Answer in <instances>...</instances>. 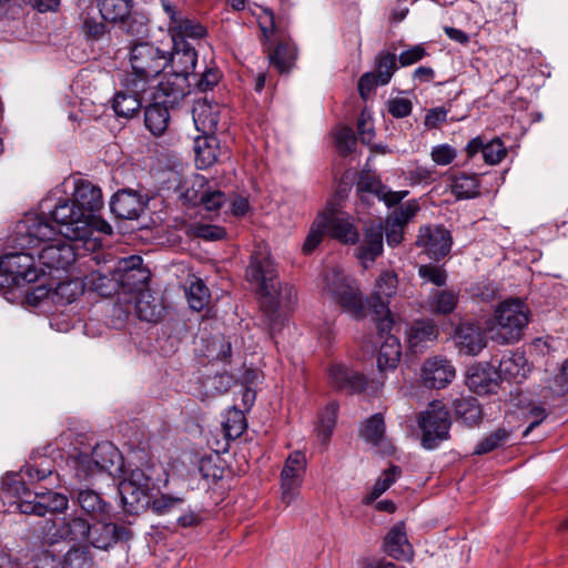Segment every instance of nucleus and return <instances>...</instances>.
<instances>
[{"mask_svg":"<svg viewBox=\"0 0 568 568\" xmlns=\"http://www.w3.org/2000/svg\"><path fill=\"white\" fill-rule=\"evenodd\" d=\"M52 460L42 459L37 465H26L2 483L0 499L8 503L21 514L45 516L48 513H61L68 507V498L60 493L52 491L58 481Z\"/></svg>","mask_w":568,"mask_h":568,"instance_id":"f257e3e1","label":"nucleus"},{"mask_svg":"<svg viewBox=\"0 0 568 568\" xmlns=\"http://www.w3.org/2000/svg\"><path fill=\"white\" fill-rule=\"evenodd\" d=\"M57 233L43 216L29 213L18 222L13 241L22 250L47 243L38 254L40 263L49 270L67 271L77 260L78 242L57 240Z\"/></svg>","mask_w":568,"mask_h":568,"instance_id":"f03ea898","label":"nucleus"},{"mask_svg":"<svg viewBox=\"0 0 568 568\" xmlns=\"http://www.w3.org/2000/svg\"><path fill=\"white\" fill-rule=\"evenodd\" d=\"M128 58L131 72L125 75L122 84L134 92L151 90L168 67V51L149 41L130 43Z\"/></svg>","mask_w":568,"mask_h":568,"instance_id":"7ed1b4c3","label":"nucleus"},{"mask_svg":"<svg viewBox=\"0 0 568 568\" xmlns=\"http://www.w3.org/2000/svg\"><path fill=\"white\" fill-rule=\"evenodd\" d=\"M55 192L48 195L40 203L41 214L47 221L48 215L59 227V232L69 241L83 242L87 250L94 246L92 242V225L87 215L82 213L69 197H57Z\"/></svg>","mask_w":568,"mask_h":568,"instance_id":"20e7f679","label":"nucleus"},{"mask_svg":"<svg viewBox=\"0 0 568 568\" xmlns=\"http://www.w3.org/2000/svg\"><path fill=\"white\" fill-rule=\"evenodd\" d=\"M529 321L528 305L519 298H508L496 306L489 328L498 344H514L523 338Z\"/></svg>","mask_w":568,"mask_h":568,"instance_id":"39448f33","label":"nucleus"},{"mask_svg":"<svg viewBox=\"0 0 568 568\" xmlns=\"http://www.w3.org/2000/svg\"><path fill=\"white\" fill-rule=\"evenodd\" d=\"M322 292L339 305L344 313L354 318L365 315L363 294L357 282L336 268H327L322 274Z\"/></svg>","mask_w":568,"mask_h":568,"instance_id":"423d86ee","label":"nucleus"},{"mask_svg":"<svg viewBox=\"0 0 568 568\" xmlns=\"http://www.w3.org/2000/svg\"><path fill=\"white\" fill-rule=\"evenodd\" d=\"M246 278L258 286L261 295L266 300L262 302V307L268 318L273 321L278 308L276 295L280 284L276 281L277 271L266 251L258 250L251 255Z\"/></svg>","mask_w":568,"mask_h":568,"instance_id":"0eeeda50","label":"nucleus"},{"mask_svg":"<svg viewBox=\"0 0 568 568\" xmlns=\"http://www.w3.org/2000/svg\"><path fill=\"white\" fill-rule=\"evenodd\" d=\"M258 26L264 37L263 50L267 53L270 63L281 73L290 71L296 61L297 51L290 41L278 40L275 43V16L271 9H263Z\"/></svg>","mask_w":568,"mask_h":568,"instance_id":"6e6552de","label":"nucleus"},{"mask_svg":"<svg viewBox=\"0 0 568 568\" xmlns=\"http://www.w3.org/2000/svg\"><path fill=\"white\" fill-rule=\"evenodd\" d=\"M160 2L169 19L168 30L174 45H193L191 41L199 43L207 38V28L200 20L185 14L170 0Z\"/></svg>","mask_w":568,"mask_h":568,"instance_id":"1a4fd4ad","label":"nucleus"},{"mask_svg":"<svg viewBox=\"0 0 568 568\" xmlns=\"http://www.w3.org/2000/svg\"><path fill=\"white\" fill-rule=\"evenodd\" d=\"M418 425L423 433V446L433 449L438 442L448 438L452 426L450 414L443 403L433 402L419 415Z\"/></svg>","mask_w":568,"mask_h":568,"instance_id":"9d476101","label":"nucleus"},{"mask_svg":"<svg viewBox=\"0 0 568 568\" xmlns=\"http://www.w3.org/2000/svg\"><path fill=\"white\" fill-rule=\"evenodd\" d=\"M0 271L8 285L24 286L34 283L43 273L36 266L32 253L9 252L0 258Z\"/></svg>","mask_w":568,"mask_h":568,"instance_id":"9b49d317","label":"nucleus"},{"mask_svg":"<svg viewBox=\"0 0 568 568\" xmlns=\"http://www.w3.org/2000/svg\"><path fill=\"white\" fill-rule=\"evenodd\" d=\"M306 456L301 450L288 455L281 470V501L291 505L300 495L306 473Z\"/></svg>","mask_w":568,"mask_h":568,"instance_id":"f8f14e48","label":"nucleus"},{"mask_svg":"<svg viewBox=\"0 0 568 568\" xmlns=\"http://www.w3.org/2000/svg\"><path fill=\"white\" fill-rule=\"evenodd\" d=\"M320 216L325 217L324 227L329 237L347 245L359 243L361 235L355 226V219L347 212L328 204Z\"/></svg>","mask_w":568,"mask_h":568,"instance_id":"ddd939ff","label":"nucleus"},{"mask_svg":"<svg viewBox=\"0 0 568 568\" xmlns=\"http://www.w3.org/2000/svg\"><path fill=\"white\" fill-rule=\"evenodd\" d=\"M114 271L119 282V290L123 293L140 291L150 278V272L143 266V258L139 255H130L119 260Z\"/></svg>","mask_w":568,"mask_h":568,"instance_id":"4468645a","label":"nucleus"},{"mask_svg":"<svg viewBox=\"0 0 568 568\" xmlns=\"http://www.w3.org/2000/svg\"><path fill=\"white\" fill-rule=\"evenodd\" d=\"M452 244V235L443 225L422 226L416 240V245L434 261L445 257L450 252Z\"/></svg>","mask_w":568,"mask_h":568,"instance_id":"2eb2a0df","label":"nucleus"},{"mask_svg":"<svg viewBox=\"0 0 568 568\" xmlns=\"http://www.w3.org/2000/svg\"><path fill=\"white\" fill-rule=\"evenodd\" d=\"M48 531L43 534V538L49 544H55L61 539L83 540L88 539L91 526L87 519L80 517L63 518L59 525L54 521L47 520L45 527Z\"/></svg>","mask_w":568,"mask_h":568,"instance_id":"dca6fc26","label":"nucleus"},{"mask_svg":"<svg viewBox=\"0 0 568 568\" xmlns=\"http://www.w3.org/2000/svg\"><path fill=\"white\" fill-rule=\"evenodd\" d=\"M191 80L176 74H169L152 89V99L168 108L178 105L191 91Z\"/></svg>","mask_w":568,"mask_h":568,"instance_id":"f3484780","label":"nucleus"},{"mask_svg":"<svg viewBox=\"0 0 568 568\" xmlns=\"http://www.w3.org/2000/svg\"><path fill=\"white\" fill-rule=\"evenodd\" d=\"M453 364L440 356H434L425 361L422 367V381L428 388H445L455 377Z\"/></svg>","mask_w":568,"mask_h":568,"instance_id":"a211bd4d","label":"nucleus"},{"mask_svg":"<svg viewBox=\"0 0 568 568\" xmlns=\"http://www.w3.org/2000/svg\"><path fill=\"white\" fill-rule=\"evenodd\" d=\"M327 379L332 387L349 394H358L366 388L367 382L363 374L352 371L341 363L332 364L327 369Z\"/></svg>","mask_w":568,"mask_h":568,"instance_id":"6ab92c4d","label":"nucleus"},{"mask_svg":"<svg viewBox=\"0 0 568 568\" xmlns=\"http://www.w3.org/2000/svg\"><path fill=\"white\" fill-rule=\"evenodd\" d=\"M398 277L394 271H383L375 281L368 301L374 313L388 312L390 298L397 293Z\"/></svg>","mask_w":568,"mask_h":568,"instance_id":"aec40b11","label":"nucleus"},{"mask_svg":"<svg viewBox=\"0 0 568 568\" xmlns=\"http://www.w3.org/2000/svg\"><path fill=\"white\" fill-rule=\"evenodd\" d=\"M70 199L90 221L103 205L101 189L85 180L75 183Z\"/></svg>","mask_w":568,"mask_h":568,"instance_id":"412c9836","label":"nucleus"},{"mask_svg":"<svg viewBox=\"0 0 568 568\" xmlns=\"http://www.w3.org/2000/svg\"><path fill=\"white\" fill-rule=\"evenodd\" d=\"M130 538L131 531L126 527L113 523L91 527L88 537L91 545L101 550H108L119 541L129 540Z\"/></svg>","mask_w":568,"mask_h":568,"instance_id":"4be33fe9","label":"nucleus"},{"mask_svg":"<svg viewBox=\"0 0 568 568\" xmlns=\"http://www.w3.org/2000/svg\"><path fill=\"white\" fill-rule=\"evenodd\" d=\"M465 151L468 159H473L478 153H481L485 163L488 165L500 163L507 155V149L499 138L485 141L480 135L469 140Z\"/></svg>","mask_w":568,"mask_h":568,"instance_id":"5701e85b","label":"nucleus"},{"mask_svg":"<svg viewBox=\"0 0 568 568\" xmlns=\"http://www.w3.org/2000/svg\"><path fill=\"white\" fill-rule=\"evenodd\" d=\"M384 231L381 223L372 222L365 227L364 237L357 248V257L365 268L383 254Z\"/></svg>","mask_w":568,"mask_h":568,"instance_id":"b1692460","label":"nucleus"},{"mask_svg":"<svg viewBox=\"0 0 568 568\" xmlns=\"http://www.w3.org/2000/svg\"><path fill=\"white\" fill-rule=\"evenodd\" d=\"M142 196L133 191H118L111 199V212L121 220H135L144 211Z\"/></svg>","mask_w":568,"mask_h":568,"instance_id":"393cba45","label":"nucleus"},{"mask_svg":"<svg viewBox=\"0 0 568 568\" xmlns=\"http://www.w3.org/2000/svg\"><path fill=\"white\" fill-rule=\"evenodd\" d=\"M192 116L200 133L215 135L221 120V106L217 103L199 100L194 103Z\"/></svg>","mask_w":568,"mask_h":568,"instance_id":"a878e982","label":"nucleus"},{"mask_svg":"<svg viewBox=\"0 0 568 568\" xmlns=\"http://www.w3.org/2000/svg\"><path fill=\"white\" fill-rule=\"evenodd\" d=\"M385 552L396 560H410L413 548L407 539L405 524L399 521L392 527L384 539Z\"/></svg>","mask_w":568,"mask_h":568,"instance_id":"bb28decb","label":"nucleus"},{"mask_svg":"<svg viewBox=\"0 0 568 568\" xmlns=\"http://www.w3.org/2000/svg\"><path fill=\"white\" fill-rule=\"evenodd\" d=\"M197 63V51L194 45H174L172 52H168V64L172 73L191 80V74Z\"/></svg>","mask_w":568,"mask_h":568,"instance_id":"cd10ccee","label":"nucleus"},{"mask_svg":"<svg viewBox=\"0 0 568 568\" xmlns=\"http://www.w3.org/2000/svg\"><path fill=\"white\" fill-rule=\"evenodd\" d=\"M459 292L448 288H433L430 290L425 306L426 310L435 315H449L458 304Z\"/></svg>","mask_w":568,"mask_h":568,"instance_id":"c85d7f7f","label":"nucleus"},{"mask_svg":"<svg viewBox=\"0 0 568 568\" xmlns=\"http://www.w3.org/2000/svg\"><path fill=\"white\" fill-rule=\"evenodd\" d=\"M119 493L123 509L130 515H138L150 506V489L140 488L130 483H120Z\"/></svg>","mask_w":568,"mask_h":568,"instance_id":"c756f323","label":"nucleus"},{"mask_svg":"<svg viewBox=\"0 0 568 568\" xmlns=\"http://www.w3.org/2000/svg\"><path fill=\"white\" fill-rule=\"evenodd\" d=\"M456 338L459 351L467 355H477L486 346L485 335L475 324H460L456 329Z\"/></svg>","mask_w":568,"mask_h":568,"instance_id":"7c9ffc66","label":"nucleus"},{"mask_svg":"<svg viewBox=\"0 0 568 568\" xmlns=\"http://www.w3.org/2000/svg\"><path fill=\"white\" fill-rule=\"evenodd\" d=\"M437 337L438 327L433 320H417L407 332L408 344L413 352L420 351L428 342H434Z\"/></svg>","mask_w":568,"mask_h":568,"instance_id":"2f4dec72","label":"nucleus"},{"mask_svg":"<svg viewBox=\"0 0 568 568\" xmlns=\"http://www.w3.org/2000/svg\"><path fill=\"white\" fill-rule=\"evenodd\" d=\"M123 88L124 91L115 93L112 100V109L116 116L130 119L140 111L143 95L146 92H134L126 85H123Z\"/></svg>","mask_w":568,"mask_h":568,"instance_id":"473e14b6","label":"nucleus"},{"mask_svg":"<svg viewBox=\"0 0 568 568\" xmlns=\"http://www.w3.org/2000/svg\"><path fill=\"white\" fill-rule=\"evenodd\" d=\"M195 163L201 170L212 166L219 158V140L215 135H204L194 140Z\"/></svg>","mask_w":568,"mask_h":568,"instance_id":"72a5a7b5","label":"nucleus"},{"mask_svg":"<svg viewBox=\"0 0 568 568\" xmlns=\"http://www.w3.org/2000/svg\"><path fill=\"white\" fill-rule=\"evenodd\" d=\"M85 286L103 297H110L120 291L114 268L105 272L102 270L91 272L85 276Z\"/></svg>","mask_w":568,"mask_h":568,"instance_id":"f704fd0d","label":"nucleus"},{"mask_svg":"<svg viewBox=\"0 0 568 568\" xmlns=\"http://www.w3.org/2000/svg\"><path fill=\"white\" fill-rule=\"evenodd\" d=\"M91 456L100 473L111 474L113 468L120 469L122 464L119 449L110 442L97 444L91 452Z\"/></svg>","mask_w":568,"mask_h":568,"instance_id":"c9c22d12","label":"nucleus"},{"mask_svg":"<svg viewBox=\"0 0 568 568\" xmlns=\"http://www.w3.org/2000/svg\"><path fill=\"white\" fill-rule=\"evenodd\" d=\"M527 359L521 352H508L503 355L498 364L500 376L506 379L520 381L526 377Z\"/></svg>","mask_w":568,"mask_h":568,"instance_id":"e433bc0d","label":"nucleus"},{"mask_svg":"<svg viewBox=\"0 0 568 568\" xmlns=\"http://www.w3.org/2000/svg\"><path fill=\"white\" fill-rule=\"evenodd\" d=\"M402 356L399 338L395 335H387L383 339L378 356L377 367L379 371L394 369L397 367Z\"/></svg>","mask_w":568,"mask_h":568,"instance_id":"4c0bfd02","label":"nucleus"},{"mask_svg":"<svg viewBox=\"0 0 568 568\" xmlns=\"http://www.w3.org/2000/svg\"><path fill=\"white\" fill-rule=\"evenodd\" d=\"M116 24L121 33L132 39L131 43L135 41H143V39L149 34L146 18L141 13L133 12V10H131L130 13Z\"/></svg>","mask_w":568,"mask_h":568,"instance_id":"58836bf2","label":"nucleus"},{"mask_svg":"<svg viewBox=\"0 0 568 568\" xmlns=\"http://www.w3.org/2000/svg\"><path fill=\"white\" fill-rule=\"evenodd\" d=\"M452 193L458 200L474 199L479 195V180L477 174L457 173L450 178Z\"/></svg>","mask_w":568,"mask_h":568,"instance_id":"ea45409f","label":"nucleus"},{"mask_svg":"<svg viewBox=\"0 0 568 568\" xmlns=\"http://www.w3.org/2000/svg\"><path fill=\"white\" fill-rule=\"evenodd\" d=\"M170 122L169 108L161 103L153 102L145 108L144 123L150 132L156 136L164 133Z\"/></svg>","mask_w":568,"mask_h":568,"instance_id":"a19ab883","label":"nucleus"},{"mask_svg":"<svg viewBox=\"0 0 568 568\" xmlns=\"http://www.w3.org/2000/svg\"><path fill=\"white\" fill-rule=\"evenodd\" d=\"M361 435L366 443L378 448L384 446V453L387 452L385 422L381 413L374 414L365 422L361 429Z\"/></svg>","mask_w":568,"mask_h":568,"instance_id":"79ce46f5","label":"nucleus"},{"mask_svg":"<svg viewBox=\"0 0 568 568\" xmlns=\"http://www.w3.org/2000/svg\"><path fill=\"white\" fill-rule=\"evenodd\" d=\"M454 409L457 418L469 427L478 425L483 418L480 404L475 397L455 399Z\"/></svg>","mask_w":568,"mask_h":568,"instance_id":"37998d69","label":"nucleus"},{"mask_svg":"<svg viewBox=\"0 0 568 568\" xmlns=\"http://www.w3.org/2000/svg\"><path fill=\"white\" fill-rule=\"evenodd\" d=\"M101 17L109 22L118 23L133 10V0H98Z\"/></svg>","mask_w":568,"mask_h":568,"instance_id":"c03bdc74","label":"nucleus"},{"mask_svg":"<svg viewBox=\"0 0 568 568\" xmlns=\"http://www.w3.org/2000/svg\"><path fill=\"white\" fill-rule=\"evenodd\" d=\"M135 313L141 321L156 323L163 315V306L150 293H141L135 302Z\"/></svg>","mask_w":568,"mask_h":568,"instance_id":"a18cd8bd","label":"nucleus"},{"mask_svg":"<svg viewBox=\"0 0 568 568\" xmlns=\"http://www.w3.org/2000/svg\"><path fill=\"white\" fill-rule=\"evenodd\" d=\"M375 70L373 71L379 78L381 87L390 82L393 75L397 71V57L395 53L382 50L374 59Z\"/></svg>","mask_w":568,"mask_h":568,"instance_id":"49530a36","label":"nucleus"},{"mask_svg":"<svg viewBox=\"0 0 568 568\" xmlns=\"http://www.w3.org/2000/svg\"><path fill=\"white\" fill-rule=\"evenodd\" d=\"M338 414L337 402H329L321 412L316 426L317 436L323 444H326L333 434Z\"/></svg>","mask_w":568,"mask_h":568,"instance_id":"de8ad7c7","label":"nucleus"},{"mask_svg":"<svg viewBox=\"0 0 568 568\" xmlns=\"http://www.w3.org/2000/svg\"><path fill=\"white\" fill-rule=\"evenodd\" d=\"M222 79V72L216 65H206L202 73L191 74V87L199 92L212 91Z\"/></svg>","mask_w":568,"mask_h":568,"instance_id":"09e8293b","label":"nucleus"},{"mask_svg":"<svg viewBox=\"0 0 568 568\" xmlns=\"http://www.w3.org/2000/svg\"><path fill=\"white\" fill-rule=\"evenodd\" d=\"M68 465L74 470L75 477L79 480H87L100 473L91 454L79 453L78 455L71 456L68 460Z\"/></svg>","mask_w":568,"mask_h":568,"instance_id":"8fccbe9b","label":"nucleus"},{"mask_svg":"<svg viewBox=\"0 0 568 568\" xmlns=\"http://www.w3.org/2000/svg\"><path fill=\"white\" fill-rule=\"evenodd\" d=\"M222 426L227 438H239L246 428V420L243 412L235 407L227 409L224 415Z\"/></svg>","mask_w":568,"mask_h":568,"instance_id":"3c124183","label":"nucleus"},{"mask_svg":"<svg viewBox=\"0 0 568 568\" xmlns=\"http://www.w3.org/2000/svg\"><path fill=\"white\" fill-rule=\"evenodd\" d=\"M400 475L402 468L397 465H390L375 481L373 489L366 497V501L372 503L382 496L400 477Z\"/></svg>","mask_w":568,"mask_h":568,"instance_id":"603ef678","label":"nucleus"},{"mask_svg":"<svg viewBox=\"0 0 568 568\" xmlns=\"http://www.w3.org/2000/svg\"><path fill=\"white\" fill-rule=\"evenodd\" d=\"M61 568H93V557L88 547H72L63 556Z\"/></svg>","mask_w":568,"mask_h":568,"instance_id":"864d4df0","label":"nucleus"},{"mask_svg":"<svg viewBox=\"0 0 568 568\" xmlns=\"http://www.w3.org/2000/svg\"><path fill=\"white\" fill-rule=\"evenodd\" d=\"M509 436L510 432L505 428H498L478 442L474 448V454L485 455L494 452L503 447L508 442Z\"/></svg>","mask_w":568,"mask_h":568,"instance_id":"5fc2aeb1","label":"nucleus"},{"mask_svg":"<svg viewBox=\"0 0 568 568\" xmlns=\"http://www.w3.org/2000/svg\"><path fill=\"white\" fill-rule=\"evenodd\" d=\"M186 297L190 307L200 312L209 304L211 296L206 285L202 280L197 278L190 284L186 291Z\"/></svg>","mask_w":568,"mask_h":568,"instance_id":"6e6d98bb","label":"nucleus"},{"mask_svg":"<svg viewBox=\"0 0 568 568\" xmlns=\"http://www.w3.org/2000/svg\"><path fill=\"white\" fill-rule=\"evenodd\" d=\"M384 190V184L376 178L375 174L365 172L359 175L356 183V191L363 202L367 201V195L372 194L378 197L379 193Z\"/></svg>","mask_w":568,"mask_h":568,"instance_id":"4d7b16f0","label":"nucleus"},{"mask_svg":"<svg viewBox=\"0 0 568 568\" xmlns=\"http://www.w3.org/2000/svg\"><path fill=\"white\" fill-rule=\"evenodd\" d=\"M324 223L325 217L320 216V214L313 221L302 246L304 254H311L322 243L324 235L327 234Z\"/></svg>","mask_w":568,"mask_h":568,"instance_id":"13d9d810","label":"nucleus"},{"mask_svg":"<svg viewBox=\"0 0 568 568\" xmlns=\"http://www.w3.org/2000/svg\"><path fill=\"white\" fill-rule=\"evenodd\" d=\"M78 503L87 514L93 517L104 513L105 504L94 490H80L78 494Z\"/></svg>","mask_w":568,"mask_h":568,"instance_id":"bf43d9fd","label":"nucleus"},{"mask_svg":"<svg viewBox=\"0 0 568 568\" xmlns=\"http://www.w3.org/2000/svg\"><path fill=\"white\" fill-rule=\"evenodd\" d=\"M335 146L342 155L352 153L356 145V136L353 129L341 126L334 132Z\"/></svg>","mask_w":568,"mask_h":568,"instance_id":"052dcab7","label":"nucleus"},{"mask_svg":"<svg viewBox=\"0 0 568 568\" xmlns=\"http://www.w3.org/2000/svg\"><path fill=\"white\" fill-rule=\"evenodd\" d=\"M209 186V182L204 176L196 175L182 196L186 203L192 206H196L201 201H203V194L206 192Z\"/></svg>","mask_w":568,"mask_h":568,"instance_id":"680f3d73","label":"nucleus"},{"mask_svg":"<svg viewBox=\"0 0 568 568\" xmlns=\"http://www.w3.org/2000/svg\"><path fill=\"white\" fill-rule=\"evenodd\" d=\"M420 278L429 282L438 287L445 286L447 282V273L442 266L424 264L418 267Z\"/></svg>","mask_w":568,"mask_h":568,"instance_id":"e2e57ef3","label":"nucleus"},{"mask_svg":"<svg viewBox=\"0 0 568 568\" xmlns=\"http://www.w3.org/2000/svg\"><path fill=\"white\" fill-rule=\"evenodd\" d=\"M456 158L457 150L448 143L434 145L430 150L432 161L440 166L452 164L456 160Z\"/></svg>","mask_w":568,"mask_h":568,"instance_id":"0e129e2a","label":"nucleus"},{"mask_svg":"<svg viewBox=\"0 0 568 568\" xmlns=\"http://www.w3.org/2000/svg\"><path fill=\"white\" fill-rule=\"evenodd\" d=\"M232 384L233 376L224 372L207 377L204 385L207 392L214 395H221L227 392L231 388Z\"/></svg>","mask_w":568,"mask_h":568,"instance_id":"69168bd1","label":"nucleus"},{"mask_svg":"<svg viewBox=\"0 0 568 568\" xmlns=\"http://www.w3.org/2000/svg\"><path fill=\"white\" fill-rule=\"evenodd\" d=\"M419 211V205L415 200L407 201L398 205L392 214L393 222L405 226Z\"/></svg>","mask_w":568,"mask_h":568,"instance_id":"338daca9","label":"nucleus"},{"mask_svg":"<svg viewBox=\"0 0 568 568\" xmlns=\"http://www.w3.org/2000/svg\"><path fill=\"white\" fill-rule=\"evenodd\" d=\"M387 112L395 119H403L408 116L413 111V103L407 98L395 97L390 98L387 103Z\"/></svg>","mask_w":568,"mask_h":568,"instance_id":"774afa93","label":"nucleus"}]
</instances>
